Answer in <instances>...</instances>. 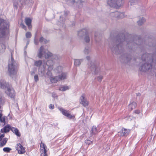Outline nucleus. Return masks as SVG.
I'll return each mask as SVG.
<instances>
[{
  "mask_svg": "<svg viewBox=\"0 0 156 156\" xmlns=\"http://www.w3.org/2000/svg\"><path fill=\"white\" fill-rule=\"evenodd\" d=\"M124 35L122 34L121 36H117L116 38L112 40L109 44V47L112 51L116 54H120L123 51V48L122 46L123 44H126L127 47L129 48H134L135 46L141 44L142 40L138 38L137 40H134L132 41L131 39L128 38L125 40L124 38Z\"/></svg>",
  "mask_w": 156,
  "mask_h": 156,
  "instance_id": "1",
  "label": "nucleus"
},
{
  "mask_svg": "<svg viewBox=\"0 0 156 156\" xmlns=\"http://www.w3.org/2000/svg\"><path fill=\"white\" fill-rule=\"evenodd\" d=\"M37 56L40 58L44 57L45 59H48L53 56V54L50 52L47 51L43 46L40 47L38 50Z\"/></svg>",
  "mask_w": 156,
  "mask_h": 156,
  "instance_id": "2",
  "label": "nucleus"
},
{
  "mask_svg": "<svg viewBox=\"0 0 156 156\" xmlns=\"http://www.w3.org/2000/svg\"><path fill=\"white\" fill-rule=\"evenodd\" d=\"M8 71L9 75L11 77L15 76L17 72V66L12 57H11V62L8 64Z\"/></svg>",
  "mask_w": 156,
  "mask_h": 156,
  "instance_id": "3",
  "label": "nucleus"
},
{
  "mask_svg": "<svg viewBox=\"0 0 156 156\" xmlns=\"http://www.w3.org/2000/svg\"><path fill=\"white\" fill-rule=\"evenodd\" d=\"M32 0H13V6L14 8L17 9L18 7H21L22 5L32 3Z\"/></svg>",
  "mask_w": 156,
  "mask_h": 156,
  "instance_id": "4",
  "label": "nucleus"
},
{
  "mask_svg": "<svg viewBox=\"0 0 156 156\" xmlns=\"http://www.w3.org/2000/svg\"><path fill=\"white\" fill-rule=\"evenodd\" d=\"M6 23L2 19H0V37H4L6 31L7 30Z\"/></svg>",
  "mask_w": 156,
  "mask_h": 156,
  "instance_id": "5",
  "label": "nucleus"
},
{
  "mask_svg": "<svg viewBox=\"0 0 156 156\" xmlns=\"http://www.w3.org/2000/svg\"><path fill=\"white\" fill-rule=\"evenodd\" d=\"M88 68L93 73L97 74L99 73L100 68L98 65L94 62H91L88 64Z\"/></svg>",
  "mask_w": 156,
  "mask_h": 156,
  "instance_id": "6",
  "label": "nucleus"
},
{
  "mask_svg": "<svg viewBox=\"0 0 156 156\" xmlns=\"http://www.w3.org/2000/svg\"><path fill=\"white\" fill-rule=\"evenodd\" d=\"M58 109L63 115L67 117L68 118H69V119H72L74 118L75 116L73 115H72L69 113V111L65 110L64 109L60 108H58Z\"/></svg>",
  "mask_w": 156,
  "mask_h": 156,
  "instance_id": "7",
  "label": "nucleus"
},
{
  "mask_svg": "<svg viewBox=\"0 0 156 156\" xmlns=\"http://www.w3.org/2000/svg\"><path fill=\"white\" fill-rule=\"evenodd\" d=\"M111 16L117 19H122L124 17V13L119 12H116L111 13Z\"/></svg>",
  "mask_w": 156,
  "mask_h": 156,
  "instance_id": "8",
  "label": "nucleus"
},
{
  "mask_svg": "<svg viewBox=\"0 0 156 156\" xmlns=\"http://www.w3.org/2000/svg\"><path fill=\"white\" fill-rule=\"evenodd\" d=\"M7 94L11 98L14 99L15 97L14 91L12 88H7V90L5 91Z\"/></svg>",
  "mask_w": 156,
  "mask_h": 156,
  "instance_id": "9",
  "label": "nucleus"
},
{
  "mask_svg": "<svg viewBox=\"0 0 156 156\" xmlns=\"http://www.w3.org/2000/svg\"><path fill=\"white\" fill-rule=\"evenodd\" d=\"M130 131L129 129L122 128L121 130L119 132V135L121 136H126L128 135Z\"/></svg>",
  "mask_w": 156,
  "mask_h": 156,
  "instance_id": "10",
  "label": "nucleus"
},
{
  "mask_svg": "<svg viewBox=\"0 0 156 156\" xmlns=\"http://www.w3.org/2000/svg\"><path fill=\"white\" fill-rule=\"evenodd\" d=\"M41 156H48L47 154V148L46 146L44 143L42 144L41 145Z\"/></svg>",
  "mask_w": 156,
  "mask_h": 156,
  "instance_id": "11",
  "label": "nucleus"
},
{
  "mask_svg": "<svg viewBox=\"0 0 156 156\" xmlns=\"http://www.w3.org/2000/svg\"><path fill=\"white\" fill-rule=\"evenodd\" d=\"M16 149L18 151V152L20 154H24L25 152L24 148L20 144H18L16 147Z\"/></svg>",
  "mask_w": 156,
  "mask_h": 156,
  "instance_id": "12",
  "label": "nucleus"
},
{
  "mask_svg": "<svg viewBox=\"0 0 156 156\" xmlns=\"http://www.w3.org/2000/svg\"><path fill=\"white\" fill-rule=\"evenodd\" d=\"M80 103L82 104L84 107H86L88 105V102L85 98L83 95H82L80 99Z\"/></svg>",
  "mask_w": 156,
  "mask_h": 156,
  "instance_id": "13",
  "label": "nucleus"
},
{
  "mask_svg": "<svg viewBox=\"0 0 156 156\" xmlns=\"http://www.w3.org/2000/svg\"><path fill=\"white\" fill-rule=\"evenodd\" d=\"M9 87V84L8 83H6L3 80H0V88L2 89L7 88Z\"/></svg>",
  "mask_w": 156,
  "mask_h": 156,
  "instance_id": "14",
  "label": "nucleus"
},
{
  "mask_svg": "<svg viewBox=\"0 0 156 156\" xmlns=\"http://www.w3.org/2000/svg\"><path fill=\"white\" fill-rule=\"evenodd\" d=\"M31 20L29 18H26L25 19V22L26 25L28 26L29 29H31L32 26L31 25Z\"/></svg>",
  "mask_w": 156,
  "mask_h": 156,
  "instance_id": "15",
  "label": "nucleus"
},
{
  "mask_svg": "<svg viewBox=\"0 0 156 156\" xmlns=\"http://www.w3.org/2000/svg\"><path fill=\"white\" fill-rule=\"evenodd\" d=\"M88 30L86 29H83L78 31V35L79 37H83L87 33Z\"/></svg>",
  "mask_w": 156,
  "mask_h": 156,
  "instance_id": "16",
  "label": "nucleus"
},
{
  "mask_svg": "<svg viewBox=\"0 0 156 156\" xmlns=\"http://www.w3.org/2000/svg\"><path fill=\"white\" fill-rule=\"evenodd\" d=\"M11 127L9 125L5 126L3 129H1V133H7L9 131L11 130Z\"/></svg>",
  "mask_w": 156,
  "mask_h": 156,
  "instance_id": "17",
  "label": "nucleus"
},
{
  "mask_svg": "<svg viewBox=\"0 0 156 156\" xmlns=\"http://www.w3.org/2000/svg\"><path fill=\"white\" fill-rule=\"evenodd\" d=\"M122 5L123 2L122 0H116L114 8H118L121 6Z\"/></svg>",
  "mask_w": 156,
  "mask_h": 156,
  "instance_id": "18",
  "label": "nucleus"
},
{
  "mask_svg": "<svg viewBox=\"0 0 156 156\" xmlns=\"http://www.w3.org/2000/svg\"><path fill=\"white\" fill-rule=\"evenodd\" d=\"M137 104L135 102H133L129 105V110L131 111L134 109L136 106Z\"/></svg>",
  "mask_w": 156,
  "mask_h": 156,
  "instance_id": "19",
  "label": "nucleus"
},
{
  "mask_svg": "<svg viewBox=\"0 0 156 156\" xmlns=\"http://www.w3.org/2000/svg\"><path fill=\"white\" fill-rule=\"evenodd\" d=\"M11 130L17 136H20V133L17 128L12 127L11 128Z\"/></svg>",
  "mask_w": 156,
  "mask_h": 156,
  "instance_id": "20",
  "label": "nucleus"
},
{
  "mask_svg": "<svg viewBox=\"0 0 156 156\" xmlns=\"http://www.w3.org/2000/svg\"><path fill=\"white\" fill-rule=\"evenodd\" d=\"M116 0H108L107 4L110 7H114Z\"/></svg>",
  "mask_w": 156,
  "mask_h": 156,
  "instance_id": "21",
  "label": "nucleus"
},
{
  "mask_svg": "<svg viewBox=\"0 0 156 156\" xmlns=\"http://www.w3.org/2000/svg\"><path fill=\"white\" fill-rule=\"evenodd\" d=\"M59 78L58 76H56L54 77H51L50 78L51 81L53 83H56L58 81H59Z\"/></svg>",
  "mask_w": 156,
  "mask_h": 156,
  "instance_id": "22",
  "label": "nucleus"
},
{
  "mask_svg": "<svg viewBox=\"0 0 156 156\" xmlns=\"http://www.w3.org/2000/svg\"><path fill=\"white\" fill-rule=\"evenodd\" d=\"M59 78V80H62L66 79L67 77V75L66 73H62L61 74L58 76Z\"/></svg>",
  "mask_w": 156,
  "mask_h": 156,
  "instance_id": "23",
  "label": "nucleus"
},
{
  "mask_svg": "<svg viewBox=\"0 0 156 156\" xmlns=\"http://www.w3.org/2000/svg\"><path fill=\"white\" fill-rule=\"evenodd\" d=\"M2 115L1 112H0V121L1 122L3 123V125H4L5 122V116L2 117Z\"/></svg>",
  "mask_w": 156,
  "mask_h": 156,
  "instance_id": "24",
  "label": "nucleus"
},
{
  "mask_svg": "<svg viewBox=\"0 0 156 156\" xmlns=\"http://www.w3.org/2000/svg\"><path fill=\"white\" fill-rule=\"evenodd\" d=\"M82 61L83 60L81 59H75L74 60V65L76 66H79Z\"/></svg>",
  "mask_w": 156,
  "mask_h": 156,
  "instance_id": "25",
  "label": "nucleus"
},
{
  "mask_svg": "<svg viewBox=\"0 0 156 156\" xmlns=\"http://www.w3.org/2000/svg\"><path fill=\"white\" fill-rule=\"evenodd\" d=\"M42 62L41 60H39L35 61L34 62V65L37 67H40L42 65Z\"/></svg>",
  "mask_w": 156,
  "mask_h": 156,
  "instance_id": "26",
  "label": "nucleus"
},
{
  "mask_svg": "<svg viewBox=\"0 0 156 156\" xmlns=\"http://www.w3.org/2000/svg\"><path fill=\"white\" fill-rule=\"evenodd\" d=\"M146 21L145 19L143 17H142L140 18L138 21H137V23L139 26H141L142 25L143 23Z\"/></svg>",
  "mask_w": 156,
  "mask_h": 156,
  "instance_id": "27",
  "label": "nucleus"
},
{
  "mask_svg": "<svg viewBox=\"0 0 156 156\" xmlns=\"http://www.w3.org/2000/svg\"><path fill=\"white\" fill-rule=\"evenodd\" d=\"M84 39L85 41L87 43H88L90 41V37L88 35V32H87V34H85L84 36Z\"/></svg>",
  "mask_w": 156,
  "mask_h": 156,
  "instance_id": "28",
  "label": "nucleus"
},
{
  "mask_svg": "<svg viewBox=\"0 0 156 156\" xmlns=\"http://www.w3.org/2000/svg\"><path fill=\"white\" fill-rule=\"evenodd\" d=\"M8 140L7 138H4L3 140L1 142L0 144V147H2L5 145L6 143Z\"/></svg>",
  "mask_w": 156,
  "mask_h": 156,
  "instance_id": "29",
  "label": "nucleus"
},
{
  "mask_svg": "<svg viewBox=\"0 0 156 156\" xmlns=\"http://www.w3.org/2000/svg\"><path fill=\"white\" fill-rule=\"evenodd\" d=\"M39 41L41 43L43 42L44 44H46L48 42V41L42 37H40Z\"/></svg>",
  "mask_w": 156,
  "mask_h": 156,
  "instance_id": "30",
  "label": "nucleus"
},
{
  "mask_svg": "<svg viewBox=\"0 0 156 156\" xmlns=\"http://www.w3.org/2000/svg\"><path fill=\"white\" fill-rule=\"evenodd\" d=\"M140 0H130L129 2L131 5H133L137 3Z\"/></svg>",
  "mask_w": 156,
  "mask_h": 156,
  "instance_id": "31",
  "label": "nucleus"
},
{
  "mask_svg": "<svg viewBox=\"0 0 156 156\" xmlns=\"http://www.w3.org/2000/svg\"><path fill=\"white\" fill-rule=\"evenodd\" d=\"M69 87L68 86H64L62 87H60L59 88V90L62 91H64L66 90L69 89Z\"/></svg>",
  "mask_w": 156,
  "mask_h": 156,
  "instance_id": "32",
  "label": "nucleus"
},
{
  "mask_svg": "<svg viewBox=\"0 0 156 156\" xmlns=\"http://www.w3.org/2000/svg\"><path fill=\"white\" fill-rule=\"evenodd\" d=\"M92 133L93 134H96L98 132L97 128L95 126H93L92 129Z\"/></svg>",
  "mask_w": 156,
  "mask_h": 156,
  "instance_id": "33",
  "label": "nucleus"
},
{
  "mask_svg": "<svg viewBox=\"0 0 156 156\" xmlns=\"http://www.w3.org/2000/svg\"><path fill=\"white\" fill-rule=\"evenodd\" d=\"M131 59V56L128 55L127 56H126V57L124 59V61L125 62H126L129 61Z\"/></svg>",
  "mask_w": 156,
  "mask_h": 156,
  "instance_id": "34",
  "label": "nucleus"
},
{
  "mask_svg": "<svg viewBox=\"0 0 156 156\" xmlns=\"http://www.w3.org/2000/svg\"><path fill=\"white\" fill-rule=\"evenodd\" d=\"M66 2L70 5H72L75 2V0H66Z\"/></svg>",
  "mask_w": 156,
  "mask_h": 156,
  "instance_id": "35",
  "label": "nucleus"
},
{
  "mask_svg": "<svg viewBox=\"0 0 156 156\" xmlns=\"http://www.w3.org/2000/svg\"><path fill=\"white\" fill-rule=\"evenodd\" d=\"M90 51V49L89 48H86L84 50V53L85 54H88Z\"/></svg>",
  "mask_w": 156,
  "mask_h": 156,
  "instance_id": "36",
  "label": "nucleus"
},
{
  "mask_svg": "<svg viewBox=\"0 0 156 156\" xmlns=\"http://www.w3.org/2000/svg\"><path fill=\"white\" fill-rule=\"evenodd\" d=\"M99 82H101L103 78V76L101 75L99 76L96 78Z\"/></svg>",
  "mask_w": 156,
  "mask_h": 156,
  "instance_id": "37",
  "label": "nucleus"
},
{
  "mask_svg": "<svg viewBox=\"0 0 156 156\" xmlns=\"http://www.w3.org/2000/svg\"><path fill=\"white\" fill-rule=\"evenodd\" d=\"M26 37L27 38H30L31 37V34L30 32H28L26 34Z\"/></svg>",
  "mask_w": 156,
  "mask_h": 156,
  "instance_id": "38",
  "label": "nucleus"
},
{
  "mask_svg": "<svg viewBox=\"0 0 156 156\" xmlns=\"http://www.w3.org/2000/svg\"><path fill=\"white\" fill-rule=\"evenodd\" d=\"M11 150V148L8 147H5L3 149V151L6 152H9Z\"/></svg>",
  "mask_w": 156,
  "mask_h": 156,
  "instance_id": "39",
  "label": "nucleus"
},
{
  "mask_svg": "<svg viewBox=\"0 0 156 156\" xmlns=\"http://www.w3.org/2000/svg\"><path fill=\"white\" fill-rule=\"evenodd\" d=\"M62 68L61 66H58L56 69V70L58 71V72L59 73L61 72L62 71Z\"/></svg>",
  "mask_w": 156,
  "mask_h": 156,
  "instance_id": "40",
  "label": "nucleus"
},
{
  "mask_svg": "<svg viewBox=\"0 0 156 156\" xmlns=\"http://www.w3.org/2000/svg\"><path fill=\"white\" fill-rule=\"evenodd\" d=\"M20 26L22 28L24 29V30H25L26 31L27 30V29L26 27L23 23H22L20 24Z\"/></svg>",
  "mask_w": 156,
  "mask_h": 156,
  "instance_id": "41",
  "label": "nucleus"
},
{
  "mask_svg": "<svg viewBox=\"0 0 156 156\" xmlns=\"http://www.w3.org/2000/svg\"><path fill=\"white\" fill-rule=\"evenodd\" d=\"M0 46L1 47L3 51H4L6 48L5 46L3 44H0Z\"/></svg>",
  "mask_w": 156,
  "mask_h": 156,
  "instance_id": "42",
  "label": "nucleus"
},
{
  "mask_svg": "<svg viewBox=\"0 0 156 156\" xmlns=\"http://www.w3.org/2000/svg\"><path fill=\"white\" fill-rule=\"evenodd\" d=\"M34 79L35 82H37L38 81V76L37 75H36L34 76Z\"/></svg>",
  "mask_w": 156,
  "mask_h": 156,
  "instance_id": "43",
  "label": "nucleus"
},
{
  "mask_svg": "<svg viewBox=\"0 0 156 156\" xmlns=\"http://www.w3.org/2000/svg\"><path fill=\"white\" fill-rule=\"evenodd\" d=\"M92 142L91 141L89 140H86L85 141V143L88 145L90 144Z\"/></svg>",
  "mask_w": 156,
  "mask_h": 156,
  "instance_id": "44",
  "label": "nucleus"
},
{
  "mask_svg": "<svg viewBox=\"0 0 156 156\" xmlns=\"http://www.w3.org/2000/svg\"><path fill=\"white\" fill-rule=\"evenodd\" d=\"M83 1L81 0H79L77 2L79 3V4L81 5V6H82L83 5Z\"/></svg>",
  "mask_w": 156,
  "mask_h": 156,
  "instance_id": "45",
  "label": "nucleus"
},
{
  "mask_svg": "<svg viewBox=\"0 0 156 156\" xmlns=\"http://www.w3.org/2000/svg\"><path fill=\"white\" fill-rule=\"evenodd\" d=\"M47 75L49 76H51V72L49 71H48L47 73Z\"/></svg>",
  "mask_w": 156,
  "mask_h": 156,
  "instance_id": "46",
  "label": "nucleus"
},
{
  "mask_svg": "<svg viewBox=\"0 0 156 156\" xmlns=\"http://www.w3.org/2000/svg\"><path fill=\"white\" fill-rule=\"evenodd\" d=\"M34 44L36 45H37L38 44V41L37 40H36L35 38L34 39Z\"/></svg>",
  "mask_w": 156,
  "mask_h": 156,
  "instance_id": "47",
  "label": "nucleus"
},
{
  "mask_svg": "<svg viewBox=\"0 0 156 156\" xmlns=\"http://www.w3.org/2000/svg\"><path fill=\"white\" fill-rule=\"evenodd\" d=\"M49 108L50 109H53L54 108V106L53 105L50 104L49 106Z\"/></svg>",
  "mask_w": 156,
  "mask_h": 156,
  "instance_id": "48",
  "label": "nucleus"
},
{
  "mask_svg": "<svg viewBox=\"0 0 156 156\" xmlns=\"http://www.w3.org/2000/svg\"><path fill=\"white\" fill-rule=\"evenodd\" d=\"M52 67L51 66H49L48 67V70L51 71V70H52Z\"/></svg>",
  "mask_w": 156,
  "mask_h": 156,
  "instance_id": "49",
  "label": "nucleus"
},
{
  "mask_svg": "<svg viewBox=\"0 0 156 156\" xmlns=\"http://www.w3.org/2000/svg\"><path fill=\"white\" fill-rule=\"evenodd\" d=\"M69 13V11H64V15L65 16H67Z\"/></svg>",
  "mask_w": 156,
  "mask_h": 156,
  "instance_id": "50",
  "label": "nucleus"
},
{
  "mask_svg": "<svg viewBox=\"0 0 156 156\" xmlns=\"http://www.w3.org/2000/svg\"><path fill=\"white\" fill-rule=\"evenodd\" d=\"M86 58L87 60H89L90 59V56H87L86 57Z\"/></svg>",
  "mask_w": 156,
  "mask_h": 156,
  "instance_id": "51",
  "label": "nucleus"
},
{
  "mask_svg": "<svg viewBox=\"0 0 156 156\" xmlns=\"http://www.w3.org/2000/svg\"><path fill=\"white\" fill-rule=\"evenodd\" d=\"M135 112L137 114H139L140 113V112L138 110H136L135 111Z\"/></svg>",
  "mask_w": 156,
  "mask_h": 156,
  "instance_id": "52",
  "label": "nucleus"
},
{
  "mask_svg": "<svg viewBox=\"0 0 156 156\" xmlns=\"http://www.w3.org/2000/svg\"><path fill=\"white\" fill-rule=\"evenodd\" d=\"M4 136H5L4 134H1V138H2Z\"/></svg>",
  "mask_w": 156,
  "mask_h": 156,
  "instance_id": "53",
  "label": "nucleus"
},
{
  "mask_svg": "<svg viewBox=\"0 0 156 156\" xmlns=\"http://www.w3.org/2000/svg\"><path fill=\"white\" fill-rule=\"evenodd\" d=\"M2 138H1V134L0 133V141H1L2 140Z\"/></svg>",
  "mask_w": 156,
  "mask_h": 156,
  "instance_id": "54",
  "label": "nucleus"
},
{
  "mask_svg": "<svg viewBox=\"0 0 156 156\" xmlns=\"http://www.w3.org/2000/svg\"><path fill=\"white\" fill-rule=\"evenodd\" d=\"M34 72H32L31 73V75H33V74H34Z\"/></svg>",
  "mask_w": 156,
  "mask_h": 156,
  "instance_id": "55",
  "label": "nucleus"
},
{
  "mask_svg": "<svg viewBox=\"0 0 156 156\" xmlns=\"http://www.w3.org/2000/svg\"><path fill=\"white\" fill-rule=\"evenodd\" d=\"M29 43V42H28L27 43V44H28Z\"/></svg>",
  "mask_w": 156,
  "mask_h": 156,
  "instance_id": "56",
  "label": "nucleus"
},
{
  "mask_svg": "<svg viewBox=\"0 0 156 156\" xmlns=\"http://www.w3.org/2000/svg\"><path fill=\"white\" fill-rule=\"evenodd\" d=\"M138 95L140 96V94H138L137 96H138Z\"/></svg>",
  "mask_w": 156,
  "mask_h": 156,
  "instance_id": "57",
  "label": "nucleus"
},
{
  "mask_svg": "<svg viewBox=\"0 0 156 156\" xmlns=\"http://www.w3.org/2000/svg\"><path fill=\"white\" fill-rule=\"evenodd\" d=\"M155 76H156V73Z\"/></svg>",
  "mask_w": 156,
  "mask_h": 156,
  "instance_id": "58",
  "label": "nucleus"
}]
</instances>
